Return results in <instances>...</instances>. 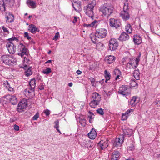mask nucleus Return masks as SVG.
<instances>
[{
    "mask_svg": "<svg viewBox=\"0 0 160 160\" xmlns=\"http://www.w3.org/2000/svg\"><path fill=\"white\" fill-rule=\"evenodd\" d=\"M114 73L115 75L116 76L117 75H120L121 74V72L120 70L118 69H115L114 71Z\"/></svg>",
    "mask_w": 160,
    "mask_h": 160,
    "instance_id": "37998d69",
    "label": "nucleus"
},
{
    "mask_svg": "<svg viewBox=\"0 0 160 160\" xmlns=\"http://www.w3.org/2000/svg\"><path fill=\"white\" fill-rule=\"evenodd\" d=\"M77 73L78 75L81 74L82 73V72L80 70H78L76 72Z\"/></svg>",
    "mask_w": 160,
    "mask_h": 160,
    "instance_id": "338daca9",
    "label": "nucleus"
},
{
    "mask_svg": "<svg viewBox=\"0 0 160 160\" xmlns=\"http://www.w3.org/2000/svg\"><path fill=\"white\" fill-rule=\"evenodd\" d=\"M107 34V31L105 28H100L97 29L95 33V36L99 39L105 38Z\"/></svg>",
    "mask_w": 160,
    "mask_h": 160,
    "instance_id": "423d86ee",
    "label": "nucleus"
},
{
    "mask_svg": "<svg viewBox=\"0 0 160 160\" xmlns=\"http://www.w3.org/2000/svg\"><path fill=\"white\" fill-rule=\"evenodd\" d=\"M131 86L132 87H135L136 86L137 87L138 84L136 82V81L133 79L132 80L131 82L130 83Z\"/></svg>",
    "mask_w": 160,
    "mask_h": 160,
    "instance_id": "e433bc0d",
    "label": "nucleus"
},
{
    "mask_svg": "<svg viewBox=\"0 0 160 160\" xmlns=\"http://www.w3.org/2000/svg\"><path fill=\"white\" fill-rule=\"evenodd\" d=\"M2 29H3V32H7L8 33H9V31L8 29L6 27H5L4 26H2Z\"/></svg>",
    "mask_w": 160,
    "mask_h": 160,
    "instance_id": "5fc2aeb1",
    "label": "nucleus"
},
{
    "mask_svg": "<svg viewBox=\"0 0 160 160\" xmlns=\"http://www.w3.org/2000/svg\"><path fill=\"white\" fill-rule=\"evenodd\" d=\"M128 147L129 150L130 151H132L134 149V143L132 141H130V142H128Z\"/></svg>",
    "mask_w": 160,
    "mask_h": 160,
    "instance_id": "bb28decb",
    "label": "nucleus"
},
{
    "mask_svg": "<svg viewBox=\"0 0 160 160\" xmlns=\"http://www.w3.org/2000/svg\"><path fill=\"white\" fill-rule=\"evenodd\" d=\"M14 129L17 131H18L19 130V127L16 124L14 125Z\"/></svg>",
    "mask_w": 160,
    "mask_h": 160,
    "instance_id": "13d9d810",
    "label": "nucleus"
},
{
    "mask_svg": "<svg viewBox=\"0 0 160 160\" xmlns=\"http://www.w3.org/2000/svg\"><path fill=\"white\" fill-rule=\"evenodd\" d=\"M72 5L75 11H77V8L79 9L80 7L81 2L78 0H72Z\"/></svg>",
    "mask_w": 160,
    "mask_h": 160,
    "instance_id": "2eb2a0df",
    "label": "nucleus"
},
{
    "mask_svg": "<svg viewBox=\"0 0 160 160\" xmlns=\"http://www.w3.org/2000/svg\"><path fill=\"white\" fill-rule=\"evenodd\" d=\"M28 104L26 102L24 101L19 102L17 108V111L19 112H22L24 111L27 107Z\"/></svg>",
    "mask_w": 160,
    "mask_h": 160,
    "instance_id": "9d476101",
    "label": "nucleus"
},
{
    "mask_svg": "<svg viewBox=\"0 0 160 160\" xmlns=\"http://www.w3.org/2000/svg\"><path fill=\"white\" fill-rule=\"evenodd\" d=\"M124 139V136L121 135L120 138H117L115 140L112 141L113 146L115 147L121 146L123 142Z\"/></svg>",
    "mask_w": 160,
    "mask_h": 160,
    "instance_id": "6e6552de",
    "label": "nucleus"
},
{
    "mask_svg": "<svg viewBox=\"0 0 160 160\" xmlns=\"http://www.w3.org/2000/svg\"><path fill=\"white\" fill-rule=\"evenodd\" d=\"M96 37H94L93 38H91V39L92 42L94 43H96L97 42H98L97 39L96 38Z\"/></svg>",
    "mask_w": 160,
    "mask_h": 160,
    "instance_id": "49530a36",
    "label": "nucleus"
},
{
    "mask_svg": "<svg viewBox=\"0 0 160 160\" xmlns=\"http://www.w3.org/2000/svg\"><path fill=\"white\" fill-rule=\"evenodd\" d=\"M89 79H90V81L92 83H94V82H95V79H94V78H92V77H91L89 78Z\"/></svg>",
    "mask_w": 160,
    "mask_h": 160,
    "instance_id": "bf43d9fd",
    "label": "nucleus"
},
{
    "mask_svg": "<svg viewBox=\"0 0 160 160\" xmlns=\"http://www.w3.org/2000/svg\"><path fill=\"white\" fill-rule=\"evenodd\" d=\"M89 137L91 139L95 138L97 136V133L94 128H92V130L88 134Z\"/></svg>",
    "mask_w": 160,
    "mask_h": 160,
    "instance_id": "6ab92c4d",
    "label": "nucleus"
},
{
    "mask_svg": "<svg viewBox=\"0 0 160 160\" xmlns=\"http://www.w3.org/2000/svg\"><path fill=\"white\" fill-rule=\"evenodd\" d=\"M0 61L5 65L12 66L15 65L16 64L17 60L10 57L9 55H2L0 57Z\"/></svg>",
    "mask_w": 160,
    "mask_h": 160,
    "instance_id": "f03ea898",
    "label": "nucleus"
},
{
    "mask_svg": "<svg viewBox=\"0 0 160 160\" xmlns=\"http://www.w3.org/2000/svg\"><path fill=\"white\" fill-rule=\"evenodd\" d=\"M105 77L106 78L105 82L109 80L110 78L111 75L109 72H108L107 70H105L104 71Z\"/></svg>",
    "mask_w": 160,
    "mask_h": 160,
    "instance_id": "cd10ccee",
    "label": "nucleus"
},
{
    "mask_svg": "<svg viewBox=\"0 0 160 160\" xmlns=\"http://www.w3.org/2000/svg\"><path fill=\"white\" fill-rule=\"evenodd\" d=\"M31 91L30 90H30L29 89L27 88L25 90V92H28L29 94L31 92Z\"/></svg>",
    "mask_w": 160,
    "mask_h": 160,
    "instance_id": "680f3d73",
    "label": "nucleus"
},
{
    "mask_svg": "<svg viewBox=\"0 0 160 160\" xmlns=\"http://www.w3.org/2000/svg\"><path fill=\"white\" fill-rule=\"evenodd\" d=\"M113 7L107 3H104L102 5L99 9V11L102 12L105 16H110L113 12Z\"/></svg>",
    "mask_w": 160,
    "mask_h": 160,
    "instance_id": "7ed1b4c3",
    "label": "nucleus"
},
{
    "mask_svg": "<svg viewBox=\"0 0 160 160\" xmlns=\"http://www.w3.org/2000/svg\"><path fill=\"white\" fill-rule=\"evenodd\" d=\"M123 59L124 60H126L127 61L129 60L130 61L128 62L126 66V68L127 69H128H128H131V68H133V64L132 63V62H131L130 61L131 60V58H128L127 57H125Z\"/></svg>",
    "mask_w": 160,
    "mask_h": 160,
    "instance_id": "aec40b11",
    "label": "nucleus"
},
{
    "mask_svg": "<svg viewBox=\"0 0 160 160\" xmlns=\"http://www.w3.org/2000/svg\"><path fill=\"white\" fill-rule=\"evenodd\" d=\"M79 122L83 126H85L86 125V121L84 119H82L80 120Z\"/></svg>",
    "mask_w": 160,
    "mask_h": 160,
    "instance_id": "ea45409f",
    "label": "nucleus"
},
{
    "mask_svg": "<svg viewBox=\"0 0 160 160\" xmlns=\"http://www.w3.org/2000/svg\"><path fill=\"white\" fill-rule=\"evenodd\" d=\"M85 147H87L88 149L91 148H92V146L91 145H90V142H88L85 145Z\"/></svg>",
    "mask_w": 160,
    "mask_h": 160,
    "instance_id": "de8ad7c7",
    "label": "nucleus"
},
{
    "mask_svg": "<svg viewBox=\"0 0 160 160\" xmlns=\"http://www.w3.org/2000/svg\"><path fill=\"white\" fill-rule=\"evenodd\" d=\"M96 48L97 50H102L104 49V45L101 42L97 43L96 45Z\"/></svg>",
    "mask_w": 160,
    "mask_h": 160,
    "instance_id": "7c9ffc66",
    "label": "nucleus"
},
{
    "mask_svg": "<svg viewBox=\"0 0 160 160\" xmlns=\"http://www.w3.org/2000/svg\"><path fill=\"white\" fill-rule=\"evenodd\" d=\"M92 100L89 103L90 107L94 108L99 104L101 100V95L96 92H93L91 96Z\"/></svg>",
    "mask_w": 160,
    "mask_h": 160,
    "instance_id": "f257e3e1",
    "label": "nucleus"
},
{
    "mask_svg": "<svg viewBox=\"0 0 160 160\" xmlns=\"http://www.w3.org/2000/svg\"><path fill=\"white\" fill-rule=\"evenodd\" d=\"M126 31L129 33H131L132 32V30L131 28V26L130 24H128L125 26V28Z\"/></svg>",
    "mask_w": 160,
    "mask_h": 160,
    "instance_id": "c756f323",
    "label": "nucleus"
},
{
    "mask_svg": "<svg viewBox=\"0 0 160 160\" xmlns=\"http://www.w3.org/2000/svg\"><path fill=\"white\" fill-rule=\"evenodd\" d=\"M44 112L47 116H48L50 114V111L48 109L45 110Z\"/></svg>",
    "mask_w": 160,
    "mask_h": 160,
    "instance_id": "4d7b16f0",
    "label": "nucleus"
},
{
    "mask_svg": "<svg viewBox=\"0 0 160 160\" xmlns=\"http://www.w3.org/2000/svg\"><path fill=\"white\" fill-rule=\"evenodd\" d=\"M84 27H92V25H91V23L90 24H85L84 25Z\"/></svg>",
    "mask_w": 160,
    "mask_h": 160,
    "instance_id": "e2e57ef3",
    "label": "nucleus"
},
{
    "mask_svg": "<svg viewBox=\"0 0 160 160\" xmlns=\"http://www.w3.org/2000/svg\"><path fill=\"white\" fill-rule=\"evenodd\" d=\"M39 114L37 112L36 114L32 117V120H36L38 118Z\"/></svg>",
    "mask_w": 160,
    "mask_h": 160,
    "instance_id": "a18cd8bd",
    "label": "nucleus"
},
{
    "mask_svg": "<svg viewBox=\"0 0 160 160\" xmlns=\"http://www.w3.org/2000/svg\"><path fill=\"white\" fill-rule=\"evenodd\" d=\"M140 55H141V54H140V52L139 55L138 56V58H136L135 59H134V60H133V59L132 58H131L132 62H134L133 61H135V62H136V65L134 67L135 68H136L137 67L138 65V63L139 61H140V59H139V58L140 57Z\"/></svg>",
    "mask_w": 160,
    "mask_h": 160,
    "instance_id": "473e14b6",
    "label": "nucleus"
},
{
    "mask_svg": "<svg viewBox=\"0 0 160 160\" xmlns=\"http://www.w3.org/2000/svg\"><path fill=\"white\" fill-rule=\"evenodd\" d=\"M97 22V20H94L93 22L91 23V25H92V27H93Z\"/></svg>",
    "mask_w": 160,
    "mask_h": 160,
    "instance_id": "0e129e2a",
    "label": "nucleus"
},
{
    "mask_svg": "<svg viewBox=\"0 0 160 160\" xmlns=\"http://www.w3.org/2000/svg\"><path fill=\"white\" fill-rule=\"evenodd\" d=\"M28 30L33 34H35L39 31L38 29L33 24L29 25L28 27Z\"/></svg>",
    "mask_w": 160,
    "mask_h": 160,
    "instance_id": "4468645a",
    "label": "nucleus"
},
{
    "mask_svg": "<svg viewBox=\"0 0 160 160\" xmlns=\"http://www.w3.org/2000/svg\"><path fill=\"white\" fill-rule=\"evenodd\" d=\"M0 10L1 12H5L6 10L5 4L3 0H0Z\"/></svg>",
    "mask_w": 160,
    "mask_h": 160,
    "instance_id": "5701e85b",
    "label": "nucleus"
},
{
    "mask_svg": "<svg viewBox=\"0 0 160 160\" xmlns=\"http://www.w3.org/2000/svg\"><path fill=\"white\" fill-rule=\"evenodd\" d=\"M120 16L125 21L128 20L130 18V15L128 12L122 11L120 13Z\"/></svg>",
    "mask_w": 160,
    "mask_h": 160,
    "instance_id": "f3484780",
    "label": "nucleus"
},
{
    "mask_svg": "<svg viewBox=\"0 0 160 160\" xmlns=\"http://www.w3.org/2000/svg\"><path fill=\"white\" fill-rule=\"evenodd\" d=\"M96 4V1L95 0H93L90 3L87 5L86 9L85 10V12L87 15L92 19L94 18L93 9Z\"/></svg>",
    "mask_w": 160,
    "mask_h": 160,
    "instance_id": "20e7f679",
    "label": "nucleus"
},
{
    "mask_svg": "<svg viewBox=\"0 0 160 160\" xmlns=\"http://www.w3.org/2000/svg\"><path fill=\"white\" fill-rule=\"evenodd\" d=\"M109 24L110 26L117 28L120 26V22L119 20L112 18L109 20Z\"/></svg>",
    "mask_w": 160,
    "mask_h": 160,
    "instance_id": "9b49d317",
    "label": "nucleus"
},
{
    "mask_svg": "<svg viewBox=\"0 0 160 160\" xmlns=\"http://www.w3.org/2000/svg\"><path fill=\"white\" fill-rule=\"evenodd\" d=\"M122 130L124 135L128 137H130L133 133V130L127 127H123Z\"/></svg>",
    "mask_w": 160,
    "mask_h": 160,
    "instance_id": "ddd939ff",
    "label": "nucleus"
},
{
    "mask_svg": "<svg viewBox=\"0 0 160 160\" xmlns=\"http://www.w3.org/2000/svg\"><path fill=\"white\" fill-rule=\"evenodd\" d=\"M51 72V69L49 68H47L46 69L42 71L43 73L46 74H48Z\"/></svg>",
    "mask_w": 160,
    "mask_h": 160,
    "instance_id": "58836bf2",
    "label": "nucleus"
},
{
    "mask_svg": "<svg viewBox=\"0 0 160 160\" xmlns=\"http://www.w3.org/2000/svg\"><path fill=\"white\" fill-rule=\"evenodd\" d=\"M133 112V110L131 109L127 110L124 113V114L128 116V115L130 113V112Z\"/></svg>",
    "mask_w": 160,
    "mask_h": 160,
    "instance_id": "8fccbe9b",
    "label": "nucleus"
},
{
    "mask_svg": "<svg viewBox=\"0 0 160 160\" xmlns=\"http://www.w3.org/2000/svg\"><path fill=\"white\" fill-rule=\"evenodd\" d=\"M128 88L125 85H122L119 88L118 93L123 96L127 95L128 93Z\"/></svg>",
    "mask_w": 160,
    "mask_h": 160,
    "instance_id": "f8f14e48",
    "label": "nucleus"
},
{
    "mask_svg": "<svg viewBox=\"0 0 160 160\" xmlns=\"http://www.w3.org/2000/svg\"><path fill=\"white\" fill-rule=\"evenodd\" d=\"M24 37L27 38L28 40H30L31 39V37L29 36L28 35V33L27 32H25L24 33Z\"/></svg>",
    "mask_w": 160,
    "mask_h": 160,
    "instance_id": "603ef678",
    "label": "nucleus"
},
{
    "mask_svg": "<svg viewBox=\"0 0 160 160\" xmlns=\"http://www.w3.org/2000/svg\"><path fill=\"white\" fill-rule=\"evenodd\" d=\"M30 88L31 92H34L36 86V80L34 78L31 79L29 82Z\"/></svg>",
    "mask_w": 160,
    "mask_h": 160,
    "instance_id": "a211bd4d",
    "label": "nucleus"
},
{
    "mask_svg": "<svg viewBox=\"0 0 160 160\" xmlns=\"http://www.w3.org/2000/svg\"><path fill=\"white\" fill-rule=\"evenodd\" d=\"M8 40L9 41V42H11V41L13 40L18 41V39L15 37H12V38L8 39Z\"/></svg>",
    "mask_w": 160,
    "mask_h": 160,
    "instance_id": "6e6d98bb",
    "label": "nucleus"
},
{
    "mask_svg": "<svg viewBox=\"0 0 160 160\" xmlns=\"http://www.w3.org/2000/svg\"><path fill=\"white\" fill-rule=\"evenodd\" d=\"M20 52L18 53V55L19 56H21L22 57H24V59L23 61L24 64V66L23 68L24 69H26L27 67H28V65L30 63L31 61L30 59L27 58L26 56H24V55L28 56L29 54L28 51H21Z\"/></svg>",
    "mask_w": 160,
    "mask_h": 160,
    "instance_id": "39448f33",
    "label": "nucleus"
},
{
    "mask_svg": "<svg viewBox=\"0 0 160 160\" xmlns=\"http://www.w3.org/2000/svg\"><path fill=\"white\" fill-rule=\"evenodd\" d=\"M54 124H55V125L54 126V128H59V121L58 120H57L56 121L54 122Z\"/></svg>",
    "mask_w": 160,
    "mask_h": 160,
    "instance_id": "79ce46f5",
    "label": "nucleus"
},
{
    "mask_svg": "<svg viewBox=\"0 0 160 160\" xmlns=\"http://www.w3.org/2000/svg\"><path fill=\"white\" fill-rule=\"evenodd\" d=\"M6 47L8 49V50H9V48H10V47H12L13 48V50H14V48L16 49V46H14L13 43L11 42H9L6 45Z\"/></svg>",
    "mask_w": 160,
    "mask_h": 160,
    "instance_id": "72a5a7b5",
    "label": "nucleus"
},
{
    "mask_svg": "<svg viewBox=\"0 0 160 160\" xmlns=\"http://www.w3.org/2000/svg\"><path fill=\"white\" fill-rule=\"evenodd\" d=\"M112 155L114 157L117 159L119 158L120 155V153L119 151H115L112 152Z\"/></svg>",
    "mask_w": 160,
    "mask_h": 160,
    "instance_id": "f704fd0d",
    "label": "nucleus"
},
{
    "mask_svg": "<svg viewBox=\"0 0 160 160\" xmlns=\"http://www.w3.org/2000/svg\"><path fill=\"white\" fill-rule=\"evenodd\" d=\"M96 112L101 115H103L104 114L103 110L101 108H100L97 109L96 110Z\"/></svg>",
    "mask_w": 160,
    "mask_h": 160,
    "instance_id": "4c0bfd02",
    "label": "nucleus"
},
{
    "mask_svg": "<svg viewBox=\"0 0 160 160\" xmlns=\"http://www.w3.org/2000/svg\"><path fill=\"white\" fill-rule=\"evenodd\" d=\"M19 47H21L22 48L21 50H27V49L25 48V46H24L22 43H20Z\"/></svg>",
    "mask_w": 160,
    "mask_h": 160,
    "instance_id": "3c124183",
    "label": "nucleus"
},
{
    "mask_svg": "<svg viewBox=\"0 0 160 160\" xmlns=\"http://www.w3.org/2000/svg\"><path fill=\"white\" fill-rule=\"evenodd\" d=\"M9 52L10 54H13L15 53V51H8Z\"/></svg>",
    "mask_w": 160,
    "mask_h": 160,
    "instance_id": "774afa93",
    "label": "nucleus"
},
{
    "mask_svg": "<svg viewBox=\"0 0 160 160\" xmlns=\"http://www.w3.org/2000/svg\"><path fill=\"white\" fill-rule=\"evenodd\" d=\"M118 43L116 39H111L109 42V50H116L118 46Z\"/></svg>",
    "mask_w": 160,
    "mask_h": 160,
    "instance_id": "0eeeda50",
    "label": "nucleus"
},
{
    "mask_svg": "<svg viewBox=\"0 0 160 160\" xmlns=\"http://www.w3.org/2000/svg\"><path fill=\"white\" fill-rule=\"evenodd\" d=\"M39 89L40 90H43L44 88V86L43 85H42L39 86Z\"/></svg>",
    "mask_w": 160,
    "mask_h": 160,
    "instance_id": "69168bd1",
    "label": "nucleus"
},
{
    "mask_svg": "<svg viewBox=\"0 0 160 160\" xmlns=\"http://www.w3.org/2000/svg\"><path fill=\"white\" fill-rule=\"evenodd\" d=\"M128 3H125L124 4L123 8V11H127L128 12Z\"/></svg>",
    "mask_w": 160,
    "mask_h": 160,
    "instance_id": "a19ab883",
    "label": "nucleus"
},
{
    "mask_svg": "<svg viewBox=\"0 0 160 160\" xmlns=\"http://www.w3.org/2000/svg\"><path fill=\"white\" fill-rule=\"evenodd\" d=\"M115 60V57L114 56L109 55L107 58V62L108 64H111Z\"/></svg>",
    "mask_w": 160,
    "mask_h": 160,
    "instance_id": "a878e982",
    "label": "nucleus"
},
{
    "mask_svg": "<svg viewBox=\"0 0 160 160\" xmlns=\"http://www.w3.org/2000/svg\"><path fill=\"white\" fill-rule=\"evenodd\" d=\"M28 1L29 0H28L27 2V4H29L31 6L33 7V8L36 7V3L35 2L31 0H30L29 1Z\"/></svg>",
    "mask_w": 160,
    "mask_h": 160,
    "instance_id": "c9c22d12",
    "label": "nucleus"
},
{
    "mask_svg": "<svg viewBox=\"0 0 160 160\" xmlns=\"http://www.w3.org/2000/svg\"><path fill=\"white\" fill-rule=\"evenodd\" d=\"M137 97L136 96H133L130 101V104L132 106H135L136 103H135V102L136 100Z\"/></svg>",
    "mask_w": 160,
    "mask_h": 160,
    "instance_id": "2f4dec72",
    "label": "nucleus"
},
{
    "mask_svg": "<svg viewBox=\"0 0 160 160\" xmlns=\"http://www.w3.org/2000/svg\"><path fill=\"white\" fill-rule=\"evenodd\" d=\"M94 115L93 113L90 111L89 112L88 117L90 119H93L94 118Z\"/></svg>",
    "mask_w": 160,
    "mask_h": 160,
    "instance_id": "c03bdc74",
    "label": "nucleus"
},
{
    "mask_svg": "<svg viewBox=\"0 0 160 160\" xmlns=\"http://www.w3.org/2000/svg\"><path fill=\"white\" fill-rule=\"evenodd\" d=\"M129 38V36L125 32H123L121 33L119 38V39L121 41H126L128 40Z\"/></svg>",
    "mask_w": 160,
    "mask_h": 160,
    "instance_id": "dca6fc26",
    "label": "nucleus"
},
{
    "mask_svg": "<svg viewBox=\"0 0 160 160\" xmlns=\"http://www.w3.org/2000/svg\"><path fill=\"white\" fill-rule=\"evenodd\" d=\"M74 20L72 22L74 24H75V23H76L77 22V17H76V16H74Z\"/></svg>",
    "mask_w": 160,
    "mask_h": 160,
    "instance_id": "052dcab7",
    "label": "nucleus"
},
{
    "mask_svg": "<svg viewBox=\"0 0 160 160\" xmlns=\"http://www.w3.org/2000/svg\"><path fill=\"white\" fill-rule=\"evenodd\" d=\"M140 72L139 70L138 69L137 70H134L133 73V76L136 80H139L140 79Z\"/></svg>",
    "mask_w": 160,
    "mask_h": 160,
    "instance_id": "4be33fe9",
    "label": "nucleus"
},
{
    "mask_svg": "<svg viewBox=\"0 0 160 160\" xmlns=\"http://www.w3.org/2000/svg\"><path fill=\"white\" fill-rule=\"evenodd\" d=\"M59 32H58L56 33L55 34V35L54 37V38H53V40H57L58 38V37H59Z\"/></svg>",
    "mask_w": 160,
    "mask_h": 160,
    "instance_id": "864d4df0",
    "label": "nucleus"
},
{
    "mask_svg": "<svg viewBox=\"0 0 160 160\" xmlns=\"http://www.w3.org/2000/svg\"><path fill=\"white\" fill-rule=\"evenodd\" d=\"M133 41L135 44H139L142 42V39L140 36H138V37L137 38H134Z\"/></svg>",
    "mask_w": 160,
    "mask_h": 160,
    "instance_id": "c85d7f7f",
    "label": "nucleus"
},
{
    "mask_svg": "<svg viewBox=\"0 0 160 160\" xmlns=\"http://www.w3.org/2000/svg\"><path fill=\"white\" fill-rule=\"evenodd\" d=\"M14 20V16L9 13V16L7 17V21L9 23H12L13 22Z\"/></svg>",
    "mask_w": 160,
    "mask_h": 160,
    "instance_id": "393cba45",
    "label": "nucleus"
},
{
    "mask_svg": "<svg viewBox=\"0 0 160 160\" xmlns=\"http://www.w3.org/2000/svg\"><path fill=\"white\" fill-rule=\"evenodd\" d=\"M128 116L125 114L124 113H123L122 116V120H126L128 118Z\"/></svg>",
    "mask_w": 160,
    "mask_h": 160,
    "instance_id": "09e8293b",
    "label": "nucleus"
},
{
    "mask_svg": "<svg viewBox=\"0 0 160 160\" xmlns=\"http://www.w3.org/2000/svg\"><path fill=\"white\" fill-rule=\"evenodd\" d=\"M7 101L10 102L12 105H16L18 102L17 98L14 96L7 95L4 96Z\"/></svg>",
    "mask_w": 160,
    "mask_h": 160,
    "instance_id": "1a4fd4ad",
    "label": "nucleus"
},
{
    "mask_svg": "<svg viewBox=\"0 0 160 160\" xmlns=\"http://www.w3.org/2000/svg\"><path fill=\"white\" fill-rule=\"evenodd\" d=\"M108 141L107 139L105 140L104 142L103 140H101L99 144L102 149H103V148H106L108 147Z\"/></svg>",
    "mask_w": 160,
    "mask_h": 160,
    "instance_id": "412c9836",
    "label": "nucleus"
},
{
    "mask_svg": "<svg viewBox=\"0 0 160 160\" xmlns=\"http://www.w3.org/2000/svg\"><path fill=\"white\" fill-rule=\"evenodd\" d=\"M31 67H29L28 68L27 67L26 71L25 72V75L27 77H29L32 74V72L31 70Z\"/></svg>",
    "mask_w": 160,
    "mask_h": 160,
    "instance_id": "b1692460",
    "label": "nucleus"
}]
</instances>
